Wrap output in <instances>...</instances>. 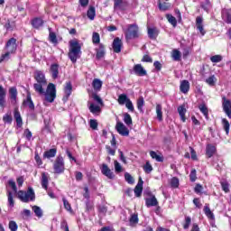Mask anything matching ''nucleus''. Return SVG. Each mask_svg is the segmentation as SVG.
<instances>
[{
    "label": "nucleus",
    "mask_w": 231,
    "mask_h": 231,
    "mask_svg": "<svg viewBox=\"0 0 231 231\" xmlns=\"http://www.w3.org/2000/svg\"><path fill=\"white\" fill-rule=\"evenodd\" d=\"M143 171L144 172H146V174H151V172H152V165H151V163L147 162L143 166Z\"/></svg>",
    "instance_id": "52"
},
{
    "label": "nucleus",
    "mask_w": 231,
    "mask_h": 231,
    "mask_svg": "<svg viewBox=\"0 0 231 231\" xmlns=\"http://www.w3.org/2000/svg\"><path fill=\"white\" fill-rule=\"evenodd\" d=\"M10 55H12V52H6L5 54H2L0 57V62H5V60H10Z\"/></svg>",
    "instance_id": "53"
},
{
    "label": "nucleus",
    "mask_w": 231,
    "mask_h": 231,
    "mask_svg": "<svg viewBox=\"0 0 231 231\" xmlns=\"http://www.w3.org/2000/svg\"><path fill=\"white\" fill-rule=\"evenodd\" d=\"M87 15H88V19H90V21H93V19H95V15H96L95 7H93V6L89 7V9L88 10Z\"/></svg>",
    "instance_id": "44"
},
{
    "label": "nucleus",
    "mask_w": 231,
    "mask_h": 231,
    "mask_svg": "<svg viewBox=\"0 0 231 231\" xmlns=\"http://www.w3.org/2000/svg\"><path fill=\"white\" fill-rule=\"evenodd\" d=\"M48 84L43 83H34L33 88L36 93H39V95H44V88H46Z\"/></svg>",
    "instance_id": "18"
},
{
    "label": "nucleus",
    "mask_w": 231,
    "mask_h": 231,
    "mask_svg": "<svg viewBox=\"0 0 231 231\" xmlns=\"http://www.w3.org/2000/svg\"><path fill=\"white\" fill-rule=\"evenodd\" d=\"M125 104V107H127L129 109V111H134V106H133V102L131 101V99H128Z\"/></svg>",
    "instance_id": "62"
},
{
    "label": "nucleus",
    "mask_w": 231,
    "mask_h": 231,
    "mask_svg": "<svg viewBox=\"0 0 231 231\" xmlns=\"http://www.w3.org/2000/svg\"><path fill=\"white\" fill-rule=\"evenodd\" d=\"M222 18L227 24H231V14L226 10L222 12Z\"/></svg>",
    "instance_id": "34"
},
{
    "label": "nucleus",
    "mask_w": 231,
    "mask_h": 231,
    "mask_svg": "<svg viewBox=\"0 0 231 231\" xmlns=\"http://www.w3.org/2000/svg\"><path fill=\"white\" fill-rule=\"evenodd\" d=\"M148 35L150 39H156V36L158 35V31L154 28H148Z\"/></svg>",
    "instance_id": "47"
},
{
    "label": "nucleus",
    "mask_w": 231,
    "mask_h": 231,
    "mask_svg": "<svg viewBox=\"0 0 231 231\" xmlns=\"http://www.w3.org/2000/svg\"><path fill=\"white\" fill-rule=\"evenodd\" d=\"M199 111H201V113L204 115V116H206V118L208 117V108L207 107V105H205V104L199 105Z\"/></svg>",
    "instance_id": "43"
},
{
    "label": "nucleus",
    "mask_w": 231,
    "mask_h": 231,
    "mask_svg": "<svg viewBox=\"0 0 231 231\" xmlns=\"http://www.w3.org/2000/svg\"><path fill=\"white\" fill-rule=\"evenodd\" d=\"M14 119L16 120V125L18 127L23 126V117H21V113H19L18 109L14 110Z\"/></svg>",
    "instance_id": "25"
},
{
    "label": "nucleus",
    "mask_w": 231,
    "mask_h": 231,
    "mask_svg": "<svg viewBox=\"0 0 231 231\" xmlns=\"http://www.w3.org/2000/svg\"><path fill=\"white\" fill-rule=\"evenodd\" d=\"M23 106L32 110L35 109V105H33V101L32 100V95H27L26 99L23 101Z\"/></svg>",
    "instance_id": "21"
},
{
    "label": "nucleus",
    "mask_w": 231,
    "mask_h": 231,
    "mask_svg": "<svg viewBox=\"0 0 231 231\" xmlns=\"http://www.w3.org/2000/svg\"><path fill=\"white\" fill-rule=\"evenodd\" d=\"M49 39L51 41V42H57V35L55 34V32H50V35H49Z\"/></svg>",
    "instance_id": "63"
},
{
    "label": "nucleus",
    "mask_w": 231,
    "mask_h": 231,
    "mask_svg": "<svg viewBox=\"0 0 231 231\" xmlns=\"http://www.w3.org/2000/svg\"><path fill=\"white\" fill-rule=\"evenodd\" d=\"M34 79L37 83L48 84V81L46 80V77L44 76V73H42V71L36 70L34 73Z\"/></svg>",
    "instance_id": "10"
},
{
    "label": "nucleus",
    "mask_w": 231,
    "mask_h": 231,
    "mask_svg": "<svg viewBox=\"0 0 231 231\" xmlns=\"http://www.w3.org/2000/svg\"><path fill=\"white\" fill-rule=\"evenodd\" d=\"M17 40L11 38L6 43V50L9 53H14L17 50Z\"/></svg>",
    "instance_id": "8"
},
{
    "label": "nucleus",
    "mask_w": 231,
    "mask_h": 231,
    "mask_svg": "<svg viewBox=\"0 0 231 231\" xmlns=\"http://www.w3.org/2000/svg\"><path fill=\"white\" fill-rule=\"evenodd\" d=\"M127 7V3L123 0H114L115 10H125Z\"/></svg>",
    "instance_id": "15"
},
{
    "label": "nucleus",
    "mask_w": 231,
    "mask_h": 231,
    "mask_svg": "<svg viewBox=\"0 0 231 231\" xmlns=\"http://www.w3.org/2000/svg\"><path fill=\"white\" fill-rule=\"evenodd\" d=\"M146 207H156L158 206V199L156 197L152 196L151 198H148L145 199Z\"/></svg>",
    "instance_id": "22"
},
{
    "label": "nucleus",
    "mask_w": 231,
    "mask_h": 231,
    "mask_svg": "<svg viewBox=\"0 0 231 231\" xmlns=\"http://www.w3.org/2000/svg\"><path fill=\"white\" fill-rule=\"evenodd\" d=\"M63 205H64V208H66V210H68V212H72L71 205L66 199H63Z\"/></svg>",
    "instance_id": "60"
},
{
    "label": "nucleus",
    "mask_w": 231,
    "mask_h": 231,
    "mask_svg": "<svg viewBox=\"0 0 231 231\" xmlns=\"http://www.w3.org/2000/svg\"><path fill=\"white\" fill-rule=\"evenodd\" d=\"M7 201H8V207L11 208H14L15 207V200H14V194L12 191H7Z\"/></svg>",
    "instance_id": "28"
},
{
    "label": "nucleus",
    "mask_w": 231,
    "mask_h": 231,
    "mask_svg": "<svg viewBox=\"0 0 231 231\" xmlns=\"http://www.w3.org/2000/svg\"><path fill=\"white\" fill-rule=\"evenodd\" d=\"M143 104H145V101H143V97H139V99L137 100V109H139V111H142Z\"/></svg>",
    "instance_id": "59"
},
{
    "label": "nucleus",
    "mask_w": 231,
    "mask_h": 231,
    "mask_svg": "<svg viewBox=\"0 0 231 231\" xmlns=\"http://www.w3.org/2000/svg\"><path fill=\"white\" fill-rule=\"evenodd\" d=\"M6 104V90L0 85V107L4 108Z\"/></svg>",
    "instance_id": "14"
},
{
    "label": "nucleus",
    "mask_w": 231,
    "mask_h": 231,
    "mask_svg": "<svg viewBox=\"0 0 231 231\" xmlns=\"http://www.w3.org/2000/svg\"><path fill=\"white\" fill-rule=\"evenodd\" d=\"M92 42L94 44H98L100 42V34H98V32H93Z\"/></svg>",
    "instance_id": "54"
},
{
    "label": "nucleus",
    "mask_w": 231,
    "mask_h": 231,
    "mask_svg": "<svg viewBox=\"0 0 231 231\" xmlns=\"http://www.w3.org/2000/svg\"><path fill=\"white\" fill-rule=\"evenodd\" d=\"M170 184L171 187L172 189H178V187H180V180H178V178L173 177L171 180H170Z\"/></svg>",
    "instance_id": "46"
},
{
    "label": "nucleus",
    "mask_w": 231,
    "mask_h": 231,
    "mask_svg": "<svg viewBox=\"0 0 231 231\" xmlns=\"http://www.w3.org/2000/svg\"><path fill=\"white\" fill-rule=\"evenodd\" d=\"M171 57L173 60H180L181 59V52L178 50H173L171 52Z\"/></svg>",
    "instance_id": "45"
},
{
    "label": "nucleus",
    "mask_w": 231,
    "mask_h": 231,
    "mask_svg": "<svg viewBox=\"0 0 231 231\" xmlns=\"http://www.w3.org/2000/svg\"><path fill=\"white\" fill-rule=\"evenodd\" d=\"M142 190H143V181L138 182L134 189V194L136 198H140L142 196Z\"/></svg>",
    "instance_id": "24"
},
{
    "label": "nucleus",
    "mask_w": 231,
    "mask_h": 231,
    "mask_svg": "<svg viewBox=\"0 0 231 231\" xmlns=\"http://www.w3.org/2000/svg\"><path fill=\"white\" fill-rule=\"evenodd\" d=\"M158 5H159V10H161V12H167V10L171 9V4L170 3H167V2L162 3L159 0Z\"/></svg>",
    "instance_id": "27"
},
{
    "label": "nucleus",
    "mask_w": 231,
    "mask_h": 231,
    "mask_svg": "<svg viewBox=\"0 0 231 231\" xmlns=\"http://www.w3.org/2000/svg\"><path fill=\"white\" fill-rule=\"evenodd\" d=\"M222 124H223V127L226 133V134H228L229 131H230V123H228V120L226 119H222Z\"/></svg>",
    "instance_id": "50"
},
{
    "label": "nucleus",
    "mask_w": 231,
    "mask_h": 231,
    "mask_svg": "<svg viewBox=\"0 0 231 231\" xmlns=\"http://www.w3.org/2000/svg\"><path fill=\"white\" fill-rule=\"evenodd\" d=\"M114 165L116 172H122V165H120V162H118V161H115Z\"/></svg>",
    "instance_id": "61"
},
{
    "label": "nucleus",
    "mask_w": 231,
    "mask_h": 231,
    "mask_svg": "<svg viewBox=\"0 0 231 231\" xmlns=\"http://www.w3.org/2000/svg\"><path fill=\"white\" fill-rule=\"evenodd\" d=\"M53 169L55 174H62L64 172V158L58 156L53 163Z\"/></svg>",
    "instance_id": "4"
},
{
    "label": "nucleus",
    "mask_w": 231,
    "mask_h": 231,
    "mask_svg": "<svg viewBox=\"0 0 231 231\" xmlns=\"http://www.w3.org/2000/svg\"><path fill=\"white\" fill-rule=\"evenodd\" d=\"M102 80H100L99 79H94L92 82V87L96 91H100V89H102Z\"/></svg>",
    "instance_id": "26"
},
{
    "label": "nucleus",
    "mask_w": 231,
    "mask_h": 231,
    "mask_svg": "<svg viewBox=\"0 0 231 231\" xmlns=\"http://www.w3.org/2000/svg\"><path fill=\"white\" fill-rule=\"evenodd\" d=\"M222 107L224 113L231 118V101L225 97H222Z\"/></svg>",
    "instance_id": "6"
},
{
    "label": "nucleus",
    "mask_w": 231,
    "mask_h": 231,
    "mask_svg": "<svg viewBox=\"0 0 231 231\" xmlns=\"http://www.w3.org/2000/svg\"><path fill=\"white\" fill-rule=\"evenodd\" d=\"M189 180L190 181H196L197 177H196V169H193L189 174Z\"/></svg>",
    "instance_id": "64"
},
{
    "label": "nucleus",
    "mask_w": 231,
    "mask_h": 231,
    "mask_svg": "<svg viewBox=\"0 0 231 231\" xmlns=\"http://www.w3.org/2000/svg\"><path fill=\"white\" fill-rule=\"evenodd\" d=\"M42 95H44L46 102L52 104V102L55 101V98H57V88L55 87V84L49 83L46 91H44V93Z\"/></svg>",
    "instance_id": "2"
},
{
    "label": "nucleus",
    "mask_w": 231,
    "mask_h": 231,
    "mask_svg": "<svg viewBox=\"0 0 231 231\" xmlns=\"http://www.w3.org/2000/svg\"><path fill=\"white\" fill-rule=\"evenodd\" d=\"M32 210L37 217H42V209H41L39 206L32 207Z\"/></svg>",
    "instance_id": "49"
},
{
    "label": "nucleus",
    "mask_w": 231,
    "mask_h": 231,
    "mask_svg": "<svg viewBox=\"0 0 231 231\" xmlns=\"http://www.w3.org/2000/svg\"><path fill=\"white\" fill-rule=\"evenodd\" d=\"M57 154V149L52 148L50 149L43 153V158H47L50 160V158H55V155Z\"/></svg>",
    "instance_id": "23"
},
{
    "label": "nucleus",
    "mask_w": 231,
    "mask_h": 231,
    "mask_svg": "<svg viewBox=\"0 0 231 231\" xmlns=\"http://www.w3.org/2000/svg\"><path fill=\"white\" fill-rule=\"evenodd\" d=\"M150 156L152 160H156V162H163V157L162 155H158L154 151L150 152Z\"/></svg>",
    "instance_id": "41"
},
{
    "label": "nucleus",
    "mask_w": 231,
    "mask_h": 231,
    "mask_svg": "<svg viewBox=\"0 0 231 231\" xmlns=\"http://www.w3.org/2000/svg\"><path fill=\"white\" fill-rule=\"evenodd\" d=\"M89 111L93 115H98V113H100V106L91 103L89 105Z\"/></svg>",
    "instance_id": "31"
},
{
    "label": "nucleus",
    "mask_w": 231,
    "mask_h": 231,
    "mask_svg": "<svg viewBox=\"0 0 231 231\" xmlns=\"http://www.w3.org/2000/svg\"><path fill=\"white\" fill-rule=\"evenodd\" d=\"M17 196L23 203H28L29 201H33V199H35V192L32 188H28L27 191L19 190Z\"/></svg>",
    "instance_id": "3"
},
{
    "label": "nucleus",
    "mask_w": 231,
    "mask_h": 231,
    "mask_svg": "<svg viewBox=\"0 0 231 231\" xmlns=\"http://www.w3.org/2000/svg\"><path fill=\"white\" fill-rule=\"evenodd\" d=\"M101 172L104 174V176H106L109 180H113L115 178V173L111 171V169L107 166V164H102L101 166Z\"/></svg>",
    "instance_id": "9"
},
{
    "label": "nucleus",
    "mask_w": 231,
    "mask_h": 231,
    "mask_svg": "<svg viewBox=\"0 0 231 231\" xmlns=\"http://www.w3.org/2000/svg\"><path fill=\"white\" fill-rule=\"evenodd\" d=\"M104 55H106V50L104 49V46L100 45L98 49H97V59H102L104 58Z\"/></svg>",
    "instance_id": "35"
},
{
    "label": "nucleus",
    "mask_w": 231,
    "mask_h": 231,
    "mask_svg": "<svg viewBox=\"0 0 231 231\" xmlns=\"http://www.w3.org/2000/svg\"><path fill=\"white\" fill-rule=\"evenodd\" d=\"M211 62L217 63L223 60V56L221 55H214L210 58Z\"/></svg>",
    "instance_id": "55"
},
{
    "label": "nucleus",
    "mask_w": 231,
    "mask_h": 231,
    "mask_svg": "<svg viewBox=\"0 0 231 231\" xmlns=\"http://www.w3.org/2000/svg\"><path fill=\"white\" fill-rule=\"evenodd\" d=\"M112 47L115 53H120V51H122V40H120V38H116L113 42Z\"/></svg>",
    "instance_id": "13"
},
{
    "label": "nucleus",
    "mask_w": 231,
    "mask_h": 231,
    "mask_svg": "<svg viewBox=\"0 0 231 231\" xmlns=\"http://www.w3.org/2000/svg\"><path fill=\"white\" fill-rule=\"evenodd\" d=\"M92 98L95 100V102H97V104H99V106H104V101H102V98L99 97L98 95L94 94V95L92 96Z\"/></svg>",
    "instance_id": "58"
},
{
    "label": "nucleus",
    "mask_w": 231,
    "mask_h": 231,
    "mask_svg": "<svg viewBox=\"0 0 231 231\" xmlns=\"http://www.w3.org/2000/svg\"><path fill=\"white\" fill-rule=\"evenodd\" d=\"M156 115L158 120L162 122L163 120V112H162V105L156 106Z\"/></svg>",
    "instance_id": "38"
},
{
    "label": "nucleus",
    "mask_w": 231,
    "mask_h": 231,
    "mask_svg": "<svg viewBox=\"0 0 231 231\" xmlns=\"http://www.w3.org/2000/svg\"><path fill=\"white\" fill-rule=\"evenodd\" d=\"M17 228H19V226H17V223H15V221L12 220L9 222V229L11 231H17Z\"/></svg>",
    "instance_id": "57"
},
{
    "label": "nucleus",
    "mask_w": 231,
    "mask_h": 231,
    "mask_svg": "<svg viewBox=\"0 0 231 231\" xmlns=\"http://www.w3.org/2000/svg\"><path fill=\"white\" fill-rule=\"evenodd\" d=\"M206 82L208 84V86H216L217 79H216V76H211L206 79Z\"/></svg>",
    "instance_id": "48"
},
{
    "label": "nucleus",
    "mask_w": 231,
    "mask_h": 231,
    "mask_svg": "<svg viewBox=\"0 0 231 231\" xmlns=\"http://www.w3.org/2000/svg\"><path fill=\"white\" fill-rule=\"evenodd\" d=\"M81 50L82 45L79 44V40H72L69 42V59H70L73 64L77 62V59H79L80 53H82Z\"/></svg>",
    "instance_id": "1"
},
{
    "label": "nucleus",
    "mask_w": 231,
    "mask_h": 231,
    "mask_svg": "<svg viewBox=\"0 0 231 231\" xmlns=\"http://www.w3.org/2000/svg\"><path fill=\"white\" fill-rule=\"evenodd\" d=\"M42 24H43V22H42V19L41 18H34L32 21V25L33 26V28H41Z\"/></svg>",
    "instance_id": "37"
},
{
    "label": "nucleus",
    "mask_w": 231,
    "mask_h": 231,
    "mask_svg": "<svg viewBox=\"0 0 231 231\" xmlns=\"http://www.w3.org/2000/svg\"><path fill=\"white\" fill-rule=\"evenodd\" d=\"M9 97L11 99L12 104H15L17 102V88L12 87L9 88Z\"/></svg>",
    "instance_id": "17"
},
{
    "label": "nucleus",
    "mask_w": 231,
    "mask_h": 231,
    "mask_svg": "<svg viewBox=\"0 0 231 231\" xmlns=\"http://www.w3.org/2000/svg\"><path fill=\"white\" fill-rule=\"evenodd\" d=\"M196 26L201 35H205L206 32L203 28V18L201 16L197 17L196 19Z\"/></svg>",
    "instance_id": "16"
},
{
    "label": "nucleus",
    "mask_w": 231,
    "mask_h": 231,
    "mask_svg": "<svg viewBox=\"0 0 231 231\" xmlns=\"http://www.w3.org/2000/svg\"><path fill=\"white\" fill-rule=\"evenodd\" d=\"M124 122L125 125H128V127L130 125H133V118L131 117V115H129L128 113H125L124 115Z\"/></svg>",
    "instance_id": "42"
},
{
    "label": "nucleus",
    "mask_w": 231,
    "mask_h": 231,
    "mask_svg": "<svg viewBox=\"0 0 231 231\" xmlns=\"http://www.w3.org/2000/svg\"><path fill=\"white\" fill-rule=\"evenodd\" d=\"M116 129L117 133L121 134V136H129V129L124 123L118 121L116 125Z\"/></svg>",
    "instance_id": "7"
},
{
    "label": "nucleus",
    "mask_w": 231,
    "mask_h": 231,
    "mask_svg": "<svg viewBox=\"0 0 231 231\" xmlns=\"http://www.w3.org/2000/svg\"><path fill=\"white\" fill-rule=\"evenodd\" d=\"M50 73L51 78L55 80L59 79V64L53 63L50 67Z\"/></svg>",
    "instance_id": "12"
},
{
    "label": "nucleus",
    "mask_w": 231,
    "mask_h": 231,
    "mask_svg": "<svg viewBox=\"0 0 231 231\" xmlns=\"http://www.w3.org/2000/svg\"><path fill=\"white\" fill-rule=\"evenodd\" d=\"M180 89L181 93H189V89H190V83L188 80H182L180 86Z\"/></svg>",
    "instance_id": "19"
},
{
    "label": "nucleus",
    "mask_w": 231,
    "mask_h": 231,
    "mask_svg": "<svg viewBox=\"0 0 231 231\" xmlns=\"http://www.w3.org/2000/svg\"><path fill=\"white\" fill-rule=\"evenodd\" d=\"M126 39H135L138 37V25L130 24L126 31H125Z\"/></svg>",
    "instance_id": "5"
},
{
    "label": "nucleus",
    "mask_w": 231,
    "mask_h": 231,
    "mask_svg": "<svg viewBox=\"0 0 231 231\" xmlns=\"http://www.w3.org/2000/svg\"><path fill=\"white\" fill-rule=\"evenodd\" d=\"M204 214L208 217V219H214V213H212V210H210L208 206L204 207Z\"/></svg>",
    "instance_id": "39"
},
{
    "label": "nucleus",
    "mask_w": 231,
    "mask_h": 231,
    "mask_svg": "<svg viewBox=\"0 0 231 231\" xmlns=\"http://www.w3.org/2000/svg\"><path fill=\"white\" fill-rule=\"evenodd\" d=\"M130 100L129 97H127V95L121 94L118 97L117 102L120 104V106H124V104H126L127 101Z\"/></svg>",
    "instance_id": "33"
},
{
    "label": "nucleus",
    "mask_w": 231,
    "mask_h": 231,
    "mask_svg": "<svg viewBox=\"0 0 231 231\" xmlns=\"http://www.w3.org/2000/svg\"><path fill=\"white\" fill-rule=\"evenodd\" d=\"M134 72L138 77H145V75H147V70H145V69H143L142 64L134 65Z\"/></svg>",
    "instance_id": "11"
},
{
    "label": "nucleus",
    "mask_w": 231,
    "mask_h": 231,
    "mask_svg": "<svg viewBox=\"0 0 231 231\" xmlns=\"http://www.w3.org/2000/svg\"><path fill=\"white\" fill-rule=\"evenodd\" d=\"M178 113L180 116V119L183 121V122H186L187 121V118H185V114L187 113V108H185L184 106H180L178 107Z\"/></svg>",
    "instance_id": "29"
},
{
    "label": "nucleus",
    "mask_w": 231,
    "mask_h": 231,
    "mask_svg": "<svg viewBox=\"0 0 231 231\" xmlns=\"http://www.w3.org/2000/svg\"><path fill=\"white\" fill-rule=\"evenodd\" d=\"M166 19L170 23V24L173 26V28H176V26H178V21L176 20V17L172 16V14H167Z\"/></svg>",
    "instance_id": "30"
},
{
    "label": "nucleus",
    "mask_w": 231,
    "mask_h": 231,
    "mask_svg": "<svg viewBox=\"0 0 231 231\" xmlns=\"http://www.w3.org/2000/svg\"><path fill=\"white\" fill-rule=\"evenodd\" d=\"M42 187L45 190H48V174L44 172L42 174Z\"/></svg>",
    "instance_id": "32"
},
{
    "label": "nucleus",
    "mask_w": 231,
    "mask_h": 231,
    "mask_svg": "<svg viewBox=\"0 0 231 231\" xmlns=\"http://www.w3.org/2000/svg\"><path fill=\"white\" fill-rule=\"evenodd\" d=\"M204 214L208 217V219H214V213H212V210H210L208 206L204 207Z\"/></svg>",
    "instance_id": "40"
},
{
    "label": "nucleus",
    "mask_w": 231,
    "mask_h": 231,
    "mask_svg": "<svg viewBox=\"0 0 231 231\" xmlns=\"http://www.w3.org/2000/svg\"><path fill=\"white\" fill-rule=\"evenodd\" d=\"M216 153V146L213 144H208L206 147V155L208 158H212Z\"/></svg>",
    "instance_id": "20"
},
{
    "label": "nucleus",
    "mask_w": 231,
    "mask_h": 231,
    "mask_svg": "<svg viewBox=\"0 0 231 231\" xmlns=\"http://www.w3.org/2000/svg\"><path fill=\"white\" fill-rule=\"evenodd\" d=\"M8 185L12 189V190L17 194V185L15 184V181L14 180H8Z\"/></svg>",
    "instance_id": "51"
},
{
    "label": "nucleus",
    "mask_w": 231,
    "mask_h": 231,
    "mask_svg": "<svg viewBox=\"0 0 231 231\" xmlns=\"http://www.w3.org/2000/svg\"><path fill=\"white\" fill-rule=\"evenodd\" d=\"M65 95L67 98L71 95V91H73V87L71 86V82H67L64 88Z\"/></svg>",
    "instance_id": "36"
},
{
    "label": "nucleus",
    "mask_w": 231,
    "mask_h": 231,
    "mask_svg": "<svg viewBox=\"0 0 231 231\" xmlns=\"http://www.w3.org/2000/svg\"><path fill=\"white\" fill-rule=\"evenodd\" d=\"M125 181H127V183H130L131 185L134 183V178H133V176L129 173L125 174Z\"/></svg>",
    "instance_id": "56"
}]
</instances>
